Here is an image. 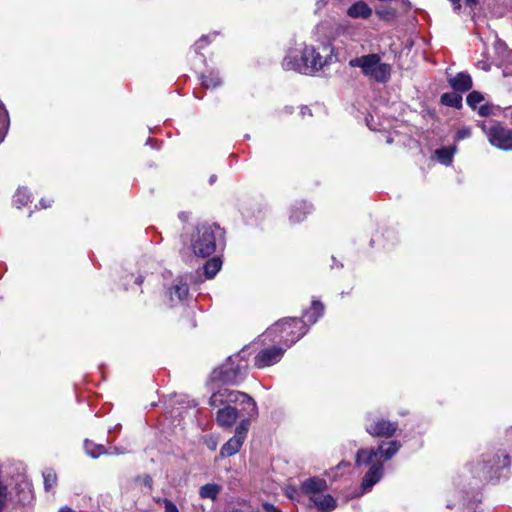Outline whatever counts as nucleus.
Returning a JSON list of instances; mask_svg holds the SVG:
<instances>
[{"label":"nucleus","instance_id":"4468645a","mask_svg":"<svg viewBox=\"0 0 512 512\" xmlns=\"http://www.w3.org/2000/svg\"><path fill=\"white\" fill-rule=\"evenodd\" d=\"M326 489V480L319 477H310L301 483V491L308 496L309 500H311L313 496H318Z\"/></svg>","mask_w":512,"mask_h":512},{"label":"nucleus","instance_id":"b1692460","mask_svg":"<svg viewBox=\"0 0 512 512\" xmlns=\"http://www.w3.org/2000/svg\"><path fill=\"white\" fill-rule=\"evenodd\" d=\"M222 261L219 257L209 259L203 266L204 274L208 279L213 278L221 269Z\"/></svg>","mask_w":512,"mask_h":512},{"label":"nucleus","instance_id":"c9c22d12","mask_svg":"<svg viewBox=\"0 0 512 512\" xmlns=\"http://www.w3.org/2000/svg\"><path fill=\"white\" fill-rule=\"evenodd\" d=\"M262 507H263L265 512H282L276 506H274L273 504L268 503V502H264L262 504Z\"/></svg>","mask_w":512,"mask_h":512},{"label":"nucleus","instance_id":"49530a36","mask_svg":"<svg viewBox=\"0 0 512 512\" xmlns=\"http://www.w3.org/2000/svg\"><path fill=\"white\" fill-rule=\"evenodd\" d=\"M142 281H143V280H142V277H141V276H138V277L136 278V281H135V282H136L137 284H139V285H140V284L142 283Z\"/></svg>","mask_w":512,"mask_h":512},{"label":"nucleus","instance_id":"6e6552de","mask_svg":"<svg viewBox=\"0 0 512 512\" xmlns=\"http://www.w3.org/2000/svg\"><path fill=\"white\" fill-rule=\"evenodd\" d=\"M481 128L489 143L500 150H512V130L495 121H485Z\"/></svg>","mask_w":512,"mask_h":512},{"label":"nucleus","instance_id":"a211bd4d","mask_svg":"<svg viewBox=\"0 0 512 512\" xmlns=\"http://www.w3.org/2000/svg\"><path fill=\"white\" fill-rule=\"evenodd\" d=\"M347 15L354 19H368L372 15V9L367 5L366 2L358 1L348 8Z\"/></svg>","mask_w":512,"mask_h":512},{"label":"nucleus","instance_id":"f704fd0d","mask_svg":"<svg viewBox=\"0 0 512 512\" xmlns=\"http://www.w3.org/2000/svg\"><path fill=\"white\" fill-rule=\"evenodd\" d=\"M478 113L481 116H489L492 113V108L488 104H483L478 108Z\"/></svg>","mask_w":512,"mask_h":512},{"label":"nucleus","instance_id":"c85d7f7f","mask_svg":"<svg viewBox=\"0 0 512 512\" xmlns=\"http://www.w3.org/2000/svg\"><path fill=\"white\" fill-rule=\"evenodd\" d=\"M44 488L46 491L52 490L57 484V475L53 469H46L43 472Z\"/></svg>","mask_w":512,"mask_h":512},{"label":"nucleus","instance_id":"c756f323","mask_svg":"<svg viewBox=\"0 0 512 512\" xmlns=\"http://www.w3.org/2000/svg\"><path fill=\"white\" fill-rule=\"evenodd\" d=\"M209 404L212 407H218L221 405L226 406L225 397L223 394V388L218 389L216 392H214L211 395V397L209 399Z\"/></svg>","mask_w":512,"mask_h":512},{"label":"nucleus","instance_id":"aec40b11","mask_svg":"<svg viewBox=\"0 0 512 512\" xmlns=\"http://www.w3.org/2000/svg\"><path fill=\"white\" fill-rule=\"evenodd\" d=\"M324 305L321 301L313 300L311 307L303 313V317L306 318L310 324H315L319 318L324 314Z\"/></svg>","mask_w":512,"mask_h":512},{"label":"nucleus","instance_id":"a18cd8bd","mask_svg":"<svg viewBox=\"0 0 512 512\" xmlns=\"http://www.w3.org/2000/svg\"><path fill=\"white\" fill-rule=\"evenodd\" d=\"M114 450H115L114 451L115 454H123L124 453L123 451L119 450L118 448H115ZM110 454H113V452H111Z\"/></svg>","mask_w":512,"mask_h":512},{"label":"nucleus","instance_id":"a878e982","mask_svg":"<svg viewBox=\"0 0 512 512\" xmlns=\"http://www.w3.org/2000/svg\"><path fill=\"white\" fill-rule=\"evenodd\" d=\"M201 84L205 88H216L222 84V80L217 72H210L208 75L200 76Z\"/></svg>","mask_w":512,"mask_h":512},{"label":"nucleus","instance_id":"dca6fc26","mask_svg":"<svg viewBox=\"0 0 512 512\" xmlns=\"http://www.w3.org/2000/svg\"><path fill=\"white\" fill-rule=\"evenodd\" d=\"M238 417L236 408L226 405L217 411V424L223 428L231 427Z\"/></svg>","mask_w":512,"mask_h":512},{"label":"nucleus","instance_id":"a19ab883","mask_svg":"<svg viewBox=\"0 0 512 512\" xmlns=\"http://www.w3.org/2000/svg\"><path fill=\"white\" fill-rule=\"evenodd\" d=\"M467 6L473 7L477 4V0H465Z\"/></svg>","mask_w":512,"mask_h":512},{"label":"nucleus","instance_id":"5701e85b","mask_svg":"<svg viewBox=\"0 0 512 512\" xmlns=\"http://www.w3.org/2000/svg\"><path fill=\"white\" fill-rule=\"evenodd\" d=\"M31 193L28 191L26 187H20L17 189L13 196V204L18 209L26 206L30 201Z\"/></svg>","mask_w":512,"mask_h":512},{"label":"nucleus","instance_id":"cd10ccee","mask_svg":"<svg viewBox=\"0 0 512 512\" xmlns=\"http://www.w3.org/2000/svg\"><path fill=\"white\" fill-rule=\"evenodd\" d=\"M84 448L86 453L92 458H98L100 455L107 453L103 445L95 444L89 440H85Z\"/></svg>","mask_w":512,"mask_h":512},{"label":"nucleus","instance_id":"ddd939ff","mask_svg":"<svg viewBox=\"0 0 512 512\" xmlns=\"http://www.w3.org/2000/svg\"><path fill=\"white\" fill-rule=\"evenodd\" d=\"M370 465L369 470L365 473L361 488L363 493L370 491L375 484H377L384 475V467L382 462L380 461H373Z\"/></svg>","mask_w":512,"mask_h":512},{"label":"nucleus","instance_id":"f03ea898","mask_svg":"<svg viewBox=\"0 0 512 512\" xmlns=\"http://www.w3.org/2000/svg\"><path fill=\"white\" fill-rule=\"evenodd\" d=\"M323 50L329 52L325 57L312 46L304 43L298 44L288 50L282 61V67L287 71L292 70L305 75H313L324 66L337 61V55L332 46H324Z\"/></svg>","mask_w":512,"mask_h":512},{"label":"nucleus","instance_id":"20e7f679","mask_svg":"<svg viewBox=\"0 0 512 512\" xmlns=\"http://www.w3.org/2000/svg\"><path fill=\"white\" fill-rule=\"evenodd\" d=\"M248 359L246 350L229 356L227 360L218 368L214 369L209 377L211 383H221L237 385L242 382L247 375Z\"/></svg>","mask_w":512,"mask_h":512},{"label":"nucleus","instance_id":"37998d69","mask_svg":"<svg viewBox=\"0 0 512 512\" xmlns=\"http://www.w3.org/2000/svg\"><path fill=\"white\" fill-rule=\"evenodd\" d=\"M216 442H212L211 444H208V447L211 449V450H215L216 449Z\"/></svg>","mask_w":512,"mask_h":512},{"label":"nucleus","instance_id":"8fccbe9b","mask_svg":"<svg viewBox=\"0 0 512 512\" xmlns=\"http://www.w3.org/2000/svg\"><path fill=\"white\" fill-rule=\"evenodd\" d=\"M152 142H153V139L149 138V139L147 140L146 144H147V145H151V144H152Z\"/></svg>","mask_w":512,"mask_h":512},{"label":"nucleus","instance_id":"9d476101","mask_svg":"<svg viewBox=\"0 0 512 512\" xmlns=\"http://www.w3.org/2000/svg\"><path fill=\"white\" fill-rule=\"evenodd\" d=\"M226 405L231 403H239L243 406V411L246 413L247 418L251 419L258 414L256 402L248 394L236 390L223 388Z\"/></svg>","mask_w":512,"mask_h":512},{"label":"nucleus","instance_id":"79ce46f5","mask_svg":"<svg viewBox=\"0 0 512 512\" xmlns=\"http://www.w3.org/2000/svg\"><path fill=\"white\" fill-rule=\"evenodd\" d=\"M59 512H75L73 509H71L70 507H62Z\"/></svg>","mask_w":512,"mask_h":512},{"label":"nucleus","instance_id":"39448f33","mask_svg":"<svg viewBox=\"0 0 512 512\" xmlns=\"http://www.w3.org/2000/svg\"><path fill=\"white\" fill-rule=\"evenodd\" d=\"M348 64L351 68H359L364 77L376 83L386 84L391 79L392 66L383 62L378 53L354 57L349 60Z\"/></svg>","mask_w":512,"mask_h":512},{"label":"nucleus","instance_id":"f257e3e1","mask_svg":"<svg viewBox=\"0 0 512 512\" xmlns=\"http://www.w3.org/2000/svg\"><path fill=\"white\" fill-rule=\"evenodd\" d=\"M511 457L504 450L483 456L482 460L466 465L454 479V486L462 493L463 505L470 512H481L480 483L506 477L510 472Z\"/></svg>","mask_w":512,"mask_h":512},{"label":"nucleus","instance_id":"09e8293b","mask_svg":"<svg viewBox=\"0 0 512 512\" xmlns=\"http://www.w3.org/2000/svg\"><path fill=\"white\" fill-rule=\"evenodd\" d=\"M507 435L512 437V427H510L509 430L507 431Z\"/></svg>","mask_w":512,"mask_h":512},{"label":"nucleus","instance_id":"2eb2a0df","mask_svg":"<svg viewBox=\"0 0 512 512\" xmlns=\"http://www.w3.org/2000/svg\"><path fill=\"white\" fill-rule=\"evenodd\" d=\"M309 507H316L318 512H332L337 507L336 500L330 494H319L309 500Z\"/></svg>","mask_w":512,"mask_h":512},{"label":"nucleus","instance_id":"1a4fd4ad","mask_svg":"<svg viewBox=\"0 0 512 512\" xmlns=\"http://www.w3.org/2000/svg\"><path fill=\"white\" fill-rule=\"evenodd\" d=\"M250 427V419L240 421L236 426L234 435L220 449V456L227 458L235 455L241 449Z\"/></svg>","mask_w":512,"mask_h":512},{"label":"nucleus","instance_id":"72a5a7b5","mask_svg":"<svg viewBox=\"0 0 512 512\" xmlns=\"http://www.w3.org/2000/svg\"><path fill=\"white\" fill-rule=\"evenodd\" d=\"M162 502L165 507V512H179L177 506L171 500L163 499Z\"/></svg>","mask_w":512,"mask_h":512},{"label":"nucleus","instance_id":"423d86ee","mask_svg":"<svg viewBox=\"0 0 512 512\" xmlns=\"http://www.w3.org/2000/svg\"><path fill=\"white\" fill-rule=\"evenodd\" d=\"M308 331L305 322L300 318H284L265 332V336L272 341H279L290 347L301 339Z\"/></svg>","mask_w":512,"mask_h":512},{"label":"nucleus","instance_id":"de8ad7c7","mask_svg":"<svg viewBox=\"0 0 512 512\" xmlns=\"http://www.w3.org/2000/svg\"><path fill=\"white\" fill-rule=\"evenodd\" d=\"M215 180H216V176H215V175L211 176V177H210V179H209V181H210V183H211V184H212Z\"/></svg>","mask_w":512,"mask_h":512},{"label":"nucleus","instance_id":"f3484780","mask_svg":"<svg viewBox=\"0 0 512 512\" xmlns=\"http://www.w3.org/2000/svg\"><path fill=\"white\" fill-rule=\"evenodd\" d=\"M313 206L304 201L295 203L289 213V221L291 224L302 222L308 214L311 213Z\"/></svg>","mask_w":512,"mask_h":512},{"label":"nucleus","instance_id":"6ab92c4d","mask_svg":"<svg viewBox=\"0 0 512 512\" xmlns=\"http://www.w3.org/2000/svg\"><path fill=\"white\" fill-rule=\"evenodd\" d=\"M449 84L455 91L466 92L472 87V79L469 74L460 72L449 79Z\"/></svg>","mask_w":512,"mask_h":512},{"label":"nucleus","instance_id":"4c0bfd02","mask_svg":"<svg viewBox=\"0 0 512 512\" xmlns=\"http://www.w3.org/2000/svg\"><path fill=\"white\" fill-rule=\"evenodd\" d=\"M52 202H53V201H52L51 199H48V200H47V199L42 198V199L40 200V202H39V207H40V208H44V209H45V208H48V207H50V206L52 205Z\"/></svg>","mask_w":512,"mask_h":512},{"label":"nucleus","instance_id":"9b49d317","mask_svg":"<svg viewBox=\"0 0 512 512\" xmlns=\"http://www.w3.org/2000/svg\"><path fill=\"white\" fill-rule=\"evenodd\" d=\"M365 429L366 432L372 437L390 438L396 433L398 429V423L381 418L371 420V422L366 425Z\"/></svg>","mask_w":512,"mask_h":512},{"label":"nucleus","instance_id":"412c9836","mask_svg":"<svg viewBox=\"0 0 512 512\" xmlns=\"http://www.w3.org/2000/svg\"><path fill=\"white\" fill-rule=\"evenodd\" d=\"M456 151L457 147L455 145L450 147H442L435 150V156L441 164L449 166L452 164Z\"/></svg>","mask_w":512,"mask_h":512},{"label":"nucleus","instance_id":"4be33fe9","mask_svg":"<svg viewBox=\"0 0 512 512\" xmlns=\"http://www.w3.org/2000/svg\"><path fill=\"white\" fill-rule=\"evenodd\" d=\"M221 490L222 487L220 485L208 483L200 487L199 496L202 499H211L212 501H215Z\"/></svg>","mask_w":512,"mask_h":512},{"label":"nucleus","instance_id":"603ef678","mask_svg":"<svg viewBox=\"0 0 512 512\" xmlns=\"http://www.w3.org/2000/svg\"><path fill=\"white\" fill-rule=\"evenodd\" d=\"M151 483V479L149 477H147V481H146V484H149L150 485Z\"/></svg>","mask_w":512,"mask_h":512},{"label":"nucleus","instance_id":"2f4dec72","mask_svg":"<svg viewBox=\"0 0 512 512\" xmlns=\"http://www.w3.org/2000/svg\"><path fill=\"white\" fill-rule=\"evenodd\" d=\"M471 136V129L469 127H463L459 129L455 134V140L461 141Z\"/></svg>","mask_w":512,"mask_h":512},{"label":"nucleus","instance_id":"e433bc0d","mask_svg":"<svg viewBox=\"0 0 512 512\" xmlns=\"http://www.w3.org/2000/svg\"><path fill=\"white\" fill-rule=\"evenodd\" d=\"M297 494V489L293 486H288L286 489H285V495L293 500L294 499V496Z\"/></svg>","mask_w":512,"mask_h":512},{"label":"nucleus","instance_id":"0eeeda50","mask_svg":"<svg viewBox=\"0 0 512 512\" xmlns=\"http://www.w3.org/2000/svg\"><path fill=\"white\" fill-rule=\"evenodd\" d=\"M401 443L397 440L388 443L382 442L377 448L359 449L356 454V465H368L373 461H379L381 457L387 461L393 458L401 448Z\"/></svg>","mask_w":512,"mask_h":512},{"label":"nucleus","instance_id":"473e14b6","mask_svg":"<svg viewBox=\"0 0 512 512\" xmlns=\"http://www.w3.org/2000/svg\"><path fill=\"white\" fill-rule=\"evenodd\" d=\"M209 36H202L195 44L194 51L195 53H200V50L203 49L208 43Z\"/></svg>","mask_w":512,"mask_h":512},{"label":"nucleus","instance_id":"58836bf2","mask_svg":"<svg viewBox=\"0 0 512 512\" xmlns=\"http://www.w3.org/2000/svg\"><path fill=\"white\" fill-rule=\"evenodd\" d=\"M452 5H453V8L454 10H459L461 5H460V0H449Z\"/></svg>","mask_w":512,"mask_h":512},{"label":"nucleus","instance_id":"f8f14e48","mask_svg":"<svg viewBox=\"0 0 512 512\" xmlns=\"http://www.w3.org/2000/svg\"><path fill=\"white\" fill-rule=\"evenodd\" d=\"M285 353V349L277 346L262 349L254 358L257 368H265L278 363Z\"/></svg>","mask_w":512,"mask_h":512},{"label":"nucleus","instance_id":"c03bdc74","mask_svg":"<svg viewBox=\"0 0 512 512\" xmlns=\"http://www.w3.org/2000/svg\"><path fill=\"white\" fill-rule=\"evenodd\" d=\"M5 135H6V131L5 132L0 131V143L4 140Z\"/></svg>","mask_w":512,"mask_h":512},{"label":"nucleus","instance_id":"3c124183","mask_svg":"<svg viewBox=\"0 0 512 512\" xmlns=\"http://www.w3.org/2000/svg\"><path fill=\"white\" fill-rule=\"evenodd\" d=\"M8 126H9V121L7 120V121L5 122V129H6V130H7V127H8Z\"/></svg>","mask_w":512,"mask_h":512},{"label":"nucleus","instance_id":"ea45409f","mask_svg":"<svg viewBox=\"0 0 512 512\" xmlns=\"http://www.w3.org/2000/svg\"><path fill=\"white\" fill-rule=\"evenodd\" d=\"M301 114L303 116H305L306 114H308L310 116L312 115L311 110L307 106H304L301 108Z\"/></svg>","mask_w":512,"mask_h":512},{"label":"nucleus","instance_id":"7c9ffc66","mask_svg":"<svg viewBox=\"0 0 512 512\" xmlns=\"http://www.w3.org/2000/svg\"><path fill=\"white\" fill-rule=\"evenodd\" d=\"M483 95L478 91H472L466 98L467 104L472 108L476 109L477 105L483 101Z\"/></svg>","mask_w":512,"mask_h":512},{"label":"nucleus","instance_id":"bb28decb","mask_svg":"<svg viewBox=\"0 0 512 512\" xmlns=\"http://www.w3.org/2000/svg\"><path fill=\"white\" fill-rule=\"evenodd\" d=\"M441 103L453 107L460 108L462 106V96L457 93H444L441 95Z\"/></svg>","mask_w":512,"mask_h":512},{"label":"nucleus","instance_id":"393cba45","mask_svg":"<svg viewBox=\"0 0 512 512\" xmlns=\"http://www.w3.org/2000/svg\"><path fill=\"white\" fill-rule=\"evenodd\" d=\"M189 295V287L186 282L179 281L170 290L171 299L177 298L179 301L185 300Z\"/></svg>","mask_w":512,"mask_h":512},{"label":"nucleus","instance_id":"7ed1b4c3","mask_svg":"<svg viewBox=\"0 0 512 512\" xmlns=\"http://www.w3.org/2000/svg\"><path fill=\"white\" fill-rule=\"evenodd\" d=\"M224 246V231L216 224H200L191 235V248L199 257H209Z\"/></svg>","mask_w":512,"mask_h":512}]
</instances>
